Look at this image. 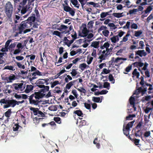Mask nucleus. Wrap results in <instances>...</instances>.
Listing matches in <instances>:
<instances>
[{
    "label": "nucleus",
    "mask_w": 153,
    "mask_h": 153,
    "mask_svg": "<svg viewBox=\"0 0 153 153\" xmlns=\"http://www.w3.org/2000/svg\"><path fill=\"white\" fill-rule=\"evenodd\" d=\"M34 0H23V1L20 3V9L17 10V13L19 15L22 14H25L27 12H28L27 14L24 16L25 18L31 13L32 9L33 7V4L32 3L34 1Z\"/></svg>",
    "instance_id": "nucleus-1"
},
{
    "label": "nucleus",
    "mask_w": 153,
    "mask_h": 153,
    "mask_svg": "<svg viewBox=\"0 0 153 153\" xmlns=\"http://www.w3.org/2000/svg\"><path fill=\"white\" fill-rule=\"evenodd\" d=\"M29 97L28 100L29 103L31 105L36 106L39 105L41 102V99L43 98L35 93L32 94Z\"/></svg>",
    "instance_id": "nucleus-2"
},
{
    "label": "nucleus",
    "mask_w": 153,
    "mask_h": 153,
    "mask_svg": "<svg viewBox=\"0 0 153 153\" xmlns=\"http://www.w3.org/2000/svg\"><path fill=\"white\" fill-rule=\"evenodd\" d=\"M0 103L1 104H5L3 105L4 109L10 107H14V100L1 99L0 100Z\"/></svg>",
    "instance_id": "nucleus-3"
},
{
    "label": "nucleus",
    "mask_w": 153,
    "mask_h": 153,
    "mask_svg": "<svg viewBox=\"0 0 153 153\" xmlns=\"http://www.w3.org/2000/svg\"><path fill=\"white\" fill-rule=\"evenodd\" d=\"M5 12L8 19H10L13 12V7L12 4L10 1L6 3L5 6Z\"/></svg>",
    "instance_id": "nucleus-4"
},
{
    "label": "nucleus",
    "mask_w": 153,
    "mask_h": 153,
    "mask_svg": "<svg viewBox=\"0 0 153 153\" xmlns=\"http://www.w3.org/2000/svg\"><path fill=\"white\" fill-rule=\"evenodd\" d=\"M68 0H65L64 1V3L62 4L64 10L67 12H68L69 14L73 16L75 15V9L71 7L68 4Z\"/></svg>",
    "instance_id": "nucleus-5"
},
{
    "label": "nucleus",
    "mask_w": 153,
    "mask_h": 153,
    "mask_svg": "<svg viewBox=\"0 0 153 153\" xmlns=\"http://www.w3.org/2000/svg\"><path fill=\"white\" fill-rule=\"evenodd\" d=\"M68 0H65L64 1V3L62 4L64 10L67 12H68L69 14L73 16L75 15V9L71 7L68 4Z\"/></svg>",
    "instance_id": "nucleus-6"
},
{
    "label": "nucleus",
    "mask_w": 153,
    "mask_h": 153,
    "mask_svg": "<svg viewBox=\"0 0 153 153\" xmlns=\"http://www.w3.org/2000/svg\"><path fill=\"white\" fill-rule=\"evenodd\" d=\"M33 23L27 21L26 20L25 21H22L20 25V26L19 27V33H22L24 29L26 28H27L31 26Z\"/></svg>",
    "instance_id": "nucleus-7"
},
{
    "label": "nucleus",
    "mask_w": 153,
    "mask_h": 153,
    "mask_svg": "<svg viewBox=\"0 0 153 153\" xmlns=\"http://www.w3.org/2000/svg\"><path fill=\"white\" fill-rule=\"evenodd\" d=\"M49 88V86H45L42 88H40L41 89L38 92H35V93L39 95L41 97H44L45 95L46 92L48 91Z\"/></svg>",
    "instance_id": "nucleus-8"
},
{
    "label": "nucleus",
    "mask_w": 153,
    "mask_h": 153,
    "mask_svg": "<svg viewBox=\"0 0 153 153\" xmlns=\"http://www.w3.org/2000/svg\"><path fill=\"white\" fill-rule=\"evenodd\" d=\"M68 27L64 25H61L59 28L56 29L59 31H61L62 33L69 34V31L68 30H67Z\"/></svg>",
    "instance_id": "nucleus-9"
},
{
    "label": "nucleus",
    "mask_w": 153,
    "mask_h": 153,
    "mask_svg": "<svg viewBox=\"0 0 153 153\" xmlns=\"http://www.w3.org/2000/svg\"><path fill=\"white\" fill-rule=\"evenodd\" d=\"M45 84V83L44 82V80L40 79L35 82V87L37 86L39 88H42L43 86H45L44 85Z\"/></svg>",
    "instance_id": "nucleus-10"
},
{
    "label": "nucleus",
    "mask_w": 153,
    "mask_h": 153,
    "mask_svg": "<svg viewBox=\"0 0 153 153\" xmlns=\"http://www.w3.org/2000/svg\"><path fill=\"white\" fill-rule=\"evenodd\" d=\"M23 83H16L13 85L15 90L17 91L19 90L20 89L21 91H23V89H22L23 87Z\"/></svg>",
    "instance_id": "nucleus-11"
},
{
    "label": "nucleus",
    "mask_w": 153,
    "mask_h": 153,
    "mask_svg": "<svg viewBox=\"0 0 153 153\" xmlns=\"http://www.w3.org/2000/svg\"><path fill=\"white\" fill-rule=\"evenodd\" d=\"M36 75H37L35 74V73L33 72L32 74V75L33 76L31 77V74L30 73H29L28 75L27 76V78L29 79V80L30 81L32 84H33V80L37 78L36 77Z\"/></svg>",
    "instance_id": "nucleus-12"
},
{
    "label": "nucleus",
    "mask_w": 153,
    "mask_h": 153,
    "mask_svg": "<svg viewBox=\"0 0 153 153\" xmlns=\"http://www.w3.org/2000/svg\"><path fill=\"white\" fill-rule=\"evenodd\" d=\"M146 53L145 52L144 50H138L136 52V55H138L142 57L143 56H145L146 55Z\"/></svg>",
    "instance_id": "nucleus-13"
},
{
    "label": "nucleus",
    "mask_w": 153,
    "mask_h": 153,
    "mask_svg": "<svg viewBox=\"0 0 153 153\" xmlns=\"http://www.w3.org/2000/svg\"><path fill=\"white\" fill-rule=\"evenodd\" d=\"M88 32V30L87 29L86 27H83L82 30V35H81L80 33L79 34V35L81 37H85L86 36Z\"/></svg>",
    "instance_id": "nucleus-14"
},
{
    "label": "nucleus",
    "mask_w": 153,
    "mask_h": 153,
    "mask_svg": "<svg viewBox=\"0 0 153 153\" xmlns=\"http://www.w3.org/2000/svg\"><path fill=\"white\" fill-rule=\"evenodd\" d=\"M33 86L31 85H27L26 86V88L25 90V92L26 93H28L33 90Z\"/></svg>",
    "instance_id": "nucleus-15"
},
{
    "label": "nucleus",
    "mask_w": 153,
    "mask_h": 153,
    "mask_svg": "<svg viewBox=\"0 0 153 153\" xmlns=\"http://www.w3.org/2000/svg\"><path fill=\"white\" fill-rule=\"evenodd\" d=\"M22 127L19 125V123L15 124L13 127V130L14 131H20Z\"/></svg>",
    "instance_id": "nucleus-16"
},
{
    "label": "nucleus",
    "mask_w": 153,
    "mask_h": 153,
    "mask_svg": "<svg viewBox=\"0 0 153 153\" xmlns=\"http://www.w3.org/2000/svg\"><path fill=\"white\" fill-rule=\"evenodd\" d=\"M132 65L134 67L138 68V67H141L143 66L144 65V64L141 62H136L133 63Z\"/></svg>",
    "instance_id": "nucleus-17"
},
{
    "label": "nucleus",
    "mask_w": 153,
    "mask_h": 153,
    "mask_svg": "<svg viewBox=\"0 0 153 153\" xmlns=\"http://www.w3.org/2000/svg\"><path fill=\"white\" fill-rule=\"evenodd\" d=\"M64 42L65 44V45H67L68 47H69L73 43V42H71V40H69L67 37H65L64 38Z\"/></svg>",
    "instance_id": "nucleus-18"
},
{
    "label": "nucleus",
    "mask_w": 153,
    "mask_h": 153,
    "mask_svg": "<svg viewBox=\"0 0 153 153\" xmlns=\"http://www.w3.org/2000/svg\"><path fill=\"white\" fill-rule=\"evenodd\" d=\"M142 132L141 131V130H138L136 131V129H135L134 136L135 137H141L142 139Z\"/></svg>",
    "instance_id": "nucleus-19"
},
{
    "label": "nucleus",
    "mask_w": 153,
    "mask_h": 153,
    "mask_svg": "<svg viewBox=\"0 0 153 153\" xmlns=\"http://www.w3.org/2000/svg\"><path fill=\"white\" fill-rule=\"evenodd\" d=\"M134 122L135 120H133L128 123L126 126H125V129L126 130L130 129V128L132 127Z\"/></svg>",
    "instance_id": "nucleus-20"
},
{
    "label": "nucleus",
    "mask_w": 153,
    "mask_h": 153,
    "mask_svg": "<svg viewBox=\"0 0 153 153\" xmlns=\"http://www.w3.org/2000/svg\"><path fill=\"white\" fill-rule=\"evenodd\" d=\"M99 41H94L92 42L90 46L95 48H97L99 47Z\"/></svg>",
    "instance_id": "nucleus-21"
},
{
    "label": "nucleus",
    "mask_w": 153,
    "mask_h": 153,
    "mask_svg": "<svg viewBox=\"0 0 153 153\" xmlns=\"http://www.w3.org/2000/svg\"><path fill=\"white\" fill-rule=\"evenodd\" d=\"M30 111H33L34 115H37L38 112L39 111V109L38 108L31 107L30 108Z\"/></svg>",
    "instance_id": "nucleus-22"
},
{
    "label": "nucleus",
    "mask_w": 153,
    "mask_h": 153,
    "mask_svg": "<svg viewBox=\"0 0 153 153\" xmlns=\"http://www.w3.org/2000/svg\"><path fill=\"white\" fill-rule=\"evenodd\" d=\"M111 40L112 42L115 43L119 41V39L117 36H114L111 38Z\"/></svg>",
    "instance_id": "nucleus-23"
},
{
    "label": "nucleus",
    "mask_w": 153,
    "mask_h": 153,
    "mask_svg": "<svg viewBox=\"0 0 153 153\" xmlns=\"http://www.w3.org/2000/svg\"><path fill=\"white\" fill-rule=\"evenodd\" d=\"M77 80H74L73 81H71L69 82V83L67 84L66 85V88L67 89H69L71 88V86H72L74 84V83Z\"/></svg>",
    "instance_id": "nucleus-24"
},
{
    "label": "nucleus",
    "mask_w": 153,
    "mask_h": 153,
    "mask_svg": "<svg viewBox=\"0 0 153 153\" xmlns=\"http://www.w3.org/2000/svg\"><path fill=\"white\" fill-rule=\"evenodd\" d=\"M130 129L126 130L125 128V125H123V134L126 136H128L129 134Z\"/></svg>",
    "instance_id": "nucleus-25"
},
{
    "label": "nucleus",
    "mask_w": 153,
    "mask_h": 153,
    "mask_svg": "<svg viewBox=\"0 0 153 153\" xmlns=\"http://www.w3.org/2000/svg\"><path fill=\"white\" fill-rule=\"evenodd\" d=\"M12 113V111H11V109H9L7 110V111L5 112L4 115L5 117L9 118L10 117Z\"/></svg>",
    "instance_id": "nucleus-26"
},
{
    "label": "nucleus",
    "mask_w": 153,
    "mask_h": 153,
    "mask_svg": "<svg viewBox=\"0 0 153 153\" xmlns=\"http://www.w3.org/2000/svg\"><path fill=\"white\" fill-rule=\"evenodd\" d=\"M88 67L89 66L86 65L85 63L80 64L79 66V68H80L81 70L82 71L84 70L85 68H88Z\"/></svg>",
    "instance_id": "nucleus-27"
},
{
    "label": "nucleus",
    "mask_w": 153,
    "mask_h": 153,
    "mask_svg": "<svg viewBox=\"0 0 153 153\" xmlns=\"http://www.w3.org/2000/svg\"><path fill=\"white\" fill-rule=\"evenodd\" d=\"M74 113L77 115V116L82 117H83V113L82 111L80 110H76L74 111Z\"/></svg>",
    "instance_id": "nucleus-28"
},
{
    "label": "nucleus",
    "mask_w": 153,
    "mask_h": 153,
    "mask_svg": "<svg viewBox=\"0 0 153 153\" xmlns=\"http://www.w3.org/2000/svg\"><path fill=\"white\" fill-rule=\"evenodd\" d=\"M57 105H52L48 107V109L51 111H56L57 109Z\"/></svg>",
    "instance_id": "nucleus-29"
},
{
    "label": "nucleus",
    "mask_w": 153,
    "mask_h": 153,
    "mask_svg": "<svg viewBox=\"0 0 153 153\" xmlns=\"http://www.w3.org/2000/svg\"><path fill=\"white\" fill-rule=\"evenodd\" d=\"M34 16H31L29 17L27 19V21L31 22L32 23H33L36 20V17L35 16V14L33 15Z\"/></svg>",
    "instance_id": "nucleus-30"
},
{
    "label": "nucleus",
    "mask_w": 153,
    "mask_h": 153,
    "mask_svg": "<svg viewBox=\"0 0 153 153\" xmlns=\"http://www.w3.org/2000/svg\"><path fill=\"white\" fill-rule=\"evenodd\" d=\"M132 74L134 76H137V79L139 78L140 76V73L139 72L137 71L136 68L134 69L133 72H132Z\"/></svg>",
    "instance_id": "nucleus-31"
},
{
    "label": "nucleus",
    "mask_w": 153,
    "mask_h": 153,
    "mask_svg": "<svg viewBox=\"0 0 153 153\" xmlns=\"http://www.w3.org/2000/svg\"><path fill=\"white\" fill-rule=\"evenodd\" d=\"M142 31L140 30L137 31H134V36L136 37H138L142 33Z\"/></svg>",
    "instance_id": "nucleus-32"
},
{
    "label": "nucleus",
    "mask_w": 153,
    "mask_h": 153,
    "mask_svg": "<svg viewBox=\"0 0 153 153\" xmlns=\"http://www.w3.org/2000/svg\"><path fill=\"white\" fill-rule=\"evenodd\" d=\"M4 69H7L10 71H14L15 70L14 67L12 66H6Z\"/></svg>",
    "instance_id": "nucleus-33"
},
{
    "label": "nucleus",
    "mask_w": 153,
    "mask_h": 153,
    "mask_svg": "<svg viewBox=\"0 0 153 153\" xmlns=\"http://www.w3.org/2000/svg\"><path fill=\"white\" fill-rule=\"evenodd\" d=\"M111 12V10H110V11L108 12H102L100 14V17L102 18H103L109 15V13L110 12Z\"/></svg>",
    "instance_id": "nucleus-34"
},
{
    "label": "nucleus",
    "mask_w": 153,
    "mask_h": 153,
    "mask_svg": "<svg viewBox=\"0 0 153 153\" xmlns=\"http://www.w3.org/2000/svg\"><path fill=\"white\" fill-rule=\"evenodd\" d=\"M92 100L93 101L97 103L101 102L102 100H100V98L99 97H93Z\"/></svg>",
    "instance_id": "nucleus-35"
},
{
    "label": "nucleus",
    "mask_w": 153,
    "mask_h": 153,
    "mask_svg": "<svg viewBox=\"0 0 153 153\" xmlns=\"http://www.w3.org/2000/svg\"><path fill=\"white\" fill-rule=\"evenodd\" d=\"M86 4L88 6H90V5H92L94 7H97V3H95L94 2L91 1L90 2H87L86 3Z\"/></svg>",
    "instance_id": "nucleus-36"
},
{
    "label": "nucleus",
    "mask_w": 153,
    "mask_h": 153,
    "mask_svg": "<svg viewBox=\"0 0 153 153\" xmlns=\"http://www.w3.org/2000/svg\"><path fill=\"white\" fill-rule=\"evenodd\" d=\"M15 63H16L17 66L19 68H22L24 69L25 68V66L24 65H22V64L19 62H16Z\"/></svg>",
    "instance_id": "nucleus-37"
},
{
    "label": "nucleus",
    "mask_w": 153,
    "mask_h": 153,
    "mask_svg": "<svg viewBox=\"0 0 153 153\" xmlns=\"http://www.w3.org/2000/svg\"><path fill=\"white\" fill-rule=\"evenodd\" d=\"M123 13H114L113 15L115 17L117 18H120L121 17H123L122 15Z\"/></svg>",
    "instance_id": "nucleus-38"
},
{
    "label": "nucleus",
    "mask_w": 153,
    "mask_h": 153,
    "mask_svg": "<svg viewBox=\"0 0 153 153\" xmlns=\"http://www.w3.org/2000/svg\"><path fill=\"white\" fill-rule=\"evenodd\" d=\"M129 102L131 105H132L134 106L135 105V98L134 97H130L129 99Z\"/></svg>",
    "instance_id": "nucleus-39"
},
{
    "label": "nucleus",
    "mask_w": 153,
    "mask_h": 153,
    "mask_svg": "<svg viewBox=\"0 0 153 153\" xmlns=\"http://www.w3.org/2000/svg\"><path fill=\"white\" fill-rule=\"evenodd\" d=\"M142 124V122L140 121L138 124H137V126H136V127H135V129L140 130L141 128Z\"/></svg>",
    "instance_id": "nucleus-40"
},
{
    "label": "nucleus",
    "mask_w": 153,
    "mask_h": 153,
    "mask_svg": "<svg viewBox=\"0 0 153 153\" xmlns=\"http://www.w3.org/2000/svg\"><path fill=\"white\" fill-rule=\"evenodd\" d=\"M15 79L16 77L15 75L13 74L12 76H10L9 77H8V79H9V81H8V82H12V81L14 80Z\"/></svg>",
    "instance_id": "nucleus-41"
},
{
    "label": "nucleus",
    "mask_w": 153,
    "mask_h": 153,
    "mask_svg": "<svg viewBox=\"0 0 153 153\" xmlns=\"http://www.w3.org/2000/svg\"><path fill=\"white\" fill-rule=\"evenodd\" d=\"M135 115L134 114H129L127 117H126V120H131L132 119V118L135 117Z\"/></svg>",
    "instance_id": "nucleus-42"
},
{
    "label": "nucleus",
    "mask_w": 153,
    "mask_h": 153,
    "mask_svg": "<svg viewBox=\"0 0 153 153\" xmlns=\"http://www.w3.org/2000/svg\"><path fill=\"white\" fill-rule=\"evenodd\" d=\"M111 72L110 70H108L106 68H104L103 71L101 72V74H108Z\"/></svg>",
    "instance_id": "nucleus-43"
},
{
    "label": "nucleus",
    "mask_w": 153,
    "mask_h": 153,
    "mask_svg": "<svg viewBox=\"0 0 153 153\" xmlns=\"http://www.w3.org/2000/svg\"><path fill=\"white\" fill-rule=\"evenodd\" d=\"M61 33H61V32H59L57 31H55L53 33V35H56L59 37H61Z\"/></svg>",
    "instance_id": "nucleus-44"
},
{
    "label": "nucleus",
    "mask_w": 153,
    "mask_h": 153,
    "mask_svg": "<svg viewBox=\"0 0 153 153\" xmlns=\"http://www.w3.org/2000/svg\"><path fill=\"white\" fill-rule=\"evenodd\" d=\"M152 8L151 6H149L147 8L146 10L144 11V13H149L152 10Z\"/></svg>",
    "instance_id": "nucleus-45"
},
{
    "label": "nucleus",
    "mask_w": 153,
    "mask_h": 153,
    "mask_svg": "<svg viewBox=\"0 0 153 153\" xmlns=\"http://www.w3.org/2000/svg\"><path fill=\"white\" fill-rule=\"evenodd\" d=\"M103 88H107V89H109V87L110 86V84L108 82H106L104 83Z\"/></svg>",
    "instance_id": "nucleus-46"
},
{
    "label": "nucleus",
    "mask_w": 153,
    "mask_h": 153,
    "mask_svg": "<svg viewBox=\"0 0 153 153\" xmlns=\"http://www.w3.org/2000/svg\"><path fill=\"white\" fill-rule=\"evenodd\" d=\"M78 72L76 71V70L75 69H73L72 70L71 72V76H75L76 74H77Z\"/></svg>",
    "instance_id": "nucleus-47"
},
{
    "label": "nucleus",
    "mask_w": 153,
    "mask_h": 153,
    "mask_svg": "<svg viewBox=\"0 0 153 153\" xmlns=\"http://www.w3.org/2000/svg\"><path fill=\"white\" fill-rule=\"evenodd\" d=\"M71 37L73 38V39L71 40V42H73L74 40L76 39L77 38V34L76 32H74V35H71Z\"/></svg>",
    "instance_id": "nucleus-48"
},
{
    "label": "nucleus",
    "mask_w": 153,
    "mask_h": 153,
    "mask_svg": "<svg viewBox=\"0 0 153 153\" xmlns=\"http://www.w3.org/2000/svg\"><path fill=\"white\" fill-rule=\"evenodd\" d=\"M109 33V32L108 30H104L102 31V33H103V35L106 37H108Z\"/></svg>",
    "instance_id": "nucleus-49"
},
{
    "label": "nucleus",
    "mask_w": 153,
    "mask_h": 153,
    "mask_svg": "<svg viewBox=\"0 0 153 153\" xmlns=\"http://www.w3.org/2000/svg\"><path fill=\"white\" fill-rule=\"evenodd\" d=\"M108 26L110 27L111 28L113 29H115L117 28V27L115 26L113 23H110L108 24Z\"/></svg>",
    "instance_id": "nucleus-50"
},
{
    "label": "nucleus",
    "mask_w": 153,
    "mask_h": 153,
    "mask_svg": "<svg viewBox=\"0 0 153 153\" xmlns=\"http://www.w3.org/2000/svg\"><path fill=\"white\" fill-rule=\"evenodd\" d=\"M97 137L95 139L94 141V144H96L97 148L98 149H99L100 148V144L99 143H97Z\"/></svg>",
    "instance_id": "nucleus-51"
},
{
    "label": "nucleus",
    "mask_w": 153,
    "mask_h": 153,
    "mask_svg": "<svg viewBox=\"0 0 153 153\" xmlns=\"http://www.w3.org/2000/svg\"><path fill=\"white\" fill-rule=\"evenodd\" d=\"M60 84V83H59V81H55L54 82L51 84V88H53L57 85Z\"/></svg>",
    "instance_id": "nucleus-52"
},
{
    "label": "nucleus",
    "mask_w": 153,
    "mask_h": 153,
    "mask_svg": "<svg viewBox=\"0 0 153 153\" xmlns=\"http://www.w3.org/2000/svg\"><path fill=\"white\" fill-rule=\"evenodd\" d=\"M138 11V9H134L133 10H129V13L130 15H131L133 14H135V13H136Z\"/></svg>",
    "instance_id": "nucleus-53"
},
{
    "label": "nucleus",
    "mask_w": 153,
    "mask_h": 153,
    "mask_svg": "<svg viewBox=\"0 0 153 153\" xmlns=\"http://www.w3.org/2000/svg\"><path fill=\"white\" fill-rule=\"evenodd\" d=\"M94 23V22L92 21H91L89 22L87 25L88 28L89 29L92 28Z\"/></svg>",
    "instance_id": "nucleus-54"
},
{
    "label": "nucleus",
    "mask_w": 153,
    "mask_h": 153,
    "mask_svg": "<svg viewBox=\"0 0 153 153\" xmlns=\"http://www.w3.org/2000/svg\"><path fill=\"white\" fill-rule=\"evenodd\" d=\"M54 120L58 123H61V118L59 117H54Z\"/></svg>",
    "instance_id": "nucleus-55"
},
{
    "label": "nucleus",
    "mask_w": 153,
    "mask_h": 153,
    "mask_svg": "<svg viewBox=\"0 0 153 153\" xmlns=\"http://www.w3.org/2000/svg\"><path fill=\"white\" fill-rule=\"evenodd\" d=\"M143 89L141 87H140L137 89V90L138 91H136V92L134 93V94L136 95L138 94L140 92H143Z\"/></svg>",
    "instance_id": "nucleus-56"
},
{
    "label": "nucleus",
    "mask_w": 153,
    "mask_h": 153,
    "mask_svg": "<svg viewBox=\"0 0 153 153\" xmlns=\"http://www.w3.org/2000/svg\"><path fill=\"white\" fill-rule=\"evenodd\" d=\"M77 89L81 93H85L86 92V91L85 89L82 87H80V88H77Z\"/></svg>",
    "instance_id": "nucleus-57"
},
{
    "label": "nucleus",
    "mask_w": 153,
    "mask_h": 153,
    "mask_svg": "<svg viewBox=\"0 0 153 153\" xmlns=\"http://www.w3.org/2000/svg\"><path fill=\"white\" fill-rule=\"evenodd\" d=\"M108 79L109 81L111 82H113L114 81V82L113 83H114V79L113 78V75L111 74H109V76H108Z\"/></svg>",
    "instance_id": "nucleus-58"
},
{
    "label": "nucleus",
    "mask_w": 153,
    "mask_h": 153,
    "mask_svg": "<svg viewBox=\"0 0 153 153\" xmlns=\"http://www.w3.org/2000/svg\"><path fill=\"white\" fill-rule=\"evenodd\" d=\"M132 65H129L126 68L125 71L127 72H129L132 69Z\"/></svg>",
    "instance_id": "nucleus-59"
},
{
    "label": "nucleus",
    "mask_w": 153,
    "mask_h": 153,
    "mask_svg": "<svg viewBox=\"0 0 153 153\" xmlns=\"http://www.w3.org/2000/svg\"><path fill=\"white\" fill-rule=\"evenodd\" d=\"M151 133L150 131H146L145 132L144 136L145 137H148L150 136Z\"/></svg>",
    "instance_id": "nucleus-60"
},
{
    "label": "nucleus",
    "mask_w": 153,
    "mask_h": 153,
    "mask_svg": "<svg viewBox=\"0 0 153 153\" xmlns=\"http://www.w3.org/2000/svg\"><path fill=\"white\" fill-rule=\"evenodd\" d=\"M153 109V107L152 108L147 107L145 110V112L147 114L149 112Z\"/></svg>",
    "instance_id": "nucleus-61"
},
{
    "label": "nucleus",
    "mask_w": 153,
    "mask_h": 153,
    "mask_svg": "<svg viewBox=\"0 0 153 153\" xmlns=\"http://www.w3.org/2000/svg\"><path fill=\"white\" fill-rule=\"evenodd\" d=\"M84 104L85 107L86 109L88 110L91 109V105L85 102L84 103Z\"/></svg>",
    "instance_id": "nucleus-62"
},
{
    "label": "nucleus",
    "mask_w": 153,
    "mask_h": 153,
    "mask_svg": "<svg viewBox=\"0 0 153 153\" xmlns=\"http://www.w3.org/2000/svg\"><path fill=\"white\" fill-rule=\"evenodd\" d=\"M138 26L135 23H133L131 25V29H137V28Z\"/></svg>",
    "instance_id": "nucleus-63"
},
{
    "label": "nucleus",
    "mask_w": 153,
    "mask_h": 153,
    "mask_svg": "<svg viewBox=\"0 0 153 153\" xmlns=\"http://www.w3.org/2000/svg\"><path fill=\"white\" fill-rule=\"evenodd\" d=\"M33 122L34 123L36 124L39 123L40 121L39 120H38V117H36L33 118Z\"/></svg>",
    "instance_id": "nucleus-64"
}]
</instances>
